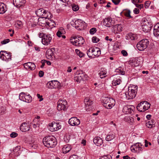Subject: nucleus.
I'll return each mask as SVG.
<instances>
[{
	"instance_id": "36",
	"label": "nucleus",
	"mask_w": 159,
	"mask_h": 159,
	"mask_svg": "<svg viewBox=\"0 0 159 159\" xmlns=\"http://www.w3.org/2000/svg\"><path fill=\"white\" fill-rule=\"evenodd\" d=\"M125 120L130 124H132L134 122V118L132 117L126 116L125 118Z\"/></svg>"
},
{
	"instance_id": "23",
	"label": "nucleus",
	"mask_w": 159,
	"mask_h": 159,
	"mask_svg": "<svg viewBox=\"0 0 159 159\" xmlns=\"http://www.w3.org/2000/svg\"><path fill=\"white\" fill-rule=\"evenodd\" d=\"M20 129L23 132H26L30 129L29 125L27 123H23L20 126Z\"/></svg>"
},
{
	"instance_id": "56",
	"label": "nucleus",
	"mask_w": 159,
	"mask_h": 159,
	"mask_svg": "<svg viewBox=\"0 0 159 159\" xmlns=\"http://www.w3.org/2000/svg\"><path fill=\"white\" fill-rule=\"evenodd\" d=\"M10 41V39H5L1 41V43L2 44H5L8 43Z\"/></svg>"
},
{
	"instance_id": "33",
	"label": "nucleus",
	"mask_w": 159,
	"mask_h": 159,
	"mask_svg": "<svg viewBox=\"0 0 159 159\" xmlns=\"http://www.w3.org/2000/svg\"><path fill=\"white\" fill-rule=\"evenodd\" d=\"M93 49L94 57L95 56L98 57L101 54V51L98 48H93Z\"/></svg>"
},
{
	"instance_id": "61",
	"label": "nucleus",
	"mask_w": 159,
	"mask_h": 159,
	"mask_svg": "<svg viewBox=\"0 0 159 159\" xmlns=\"http://www.w3.org/2000/svg\"><path fill=\"white\" fill-rule=\"evenodd\" d=\"M37 96L38 98L39 99V101L41 102L43 100V98L42 95H40V94L38 93L37 94Z\"/></svg>"
},
{
	"instance_id": "7",
	"label": "nucleus",
	"mask_w": 159,
	"mask_h": 159,
	"mask_svg": "<svg viewBox=\"0 0 159 159\" xmlns=\"http://www.w3.org/2000/svg\"><path fill=\"white\" fill-rule=\"evenodd\" d=\"M0 58L6 61H9L11 59V54L5 51H1L0 52Z\"/></svg>"
},
{
	"instance_id": "16",
	"label": "nucleus",
	"mask_w": 159,
	"mask_h": 159,
	"mask_svg": "<svg viewBox=\"0 0 159 159\" xmlns=\"http://www.w3.org/2000/svg\"><path fill=\"white\" fill-rule=\"evenodd\" d=\"M84 102L85 104V108L87 111H90L92 109L91 105L92 101L89 100V98H86L84 100Z\"/></svg>"
},
{
	"instance_id": "50",
	"label": "nucleus",
	"mask_w": 159,
	"mask_h": 159,
	"mask_svg": "<svg viewBox=\"0 0 159 159\" xmlns=\"http://www.w3.org/2000/svg\"><path fill=\"white\" fill-rule=\"evenodd\" d=\"M33 127L35 129H39V124L37 122H33L32 123Z\"/></svg>"
},
{
	"instance_id": "30",
	"label": "nucleus",
	"mask_w": 159,
	"mask_h": 159,
	"mask_svg": "<svg viewBox=\"0 0 159 159\" xmlns=\"http://www.w3.org/2000/svg\"><path fill=\"white\" fill-rule=\"evenodd\" d=\"M6 7L3 3H0V14H3L6 11Z\"/></svg>"
},
{
	"instance_id": "19",
	"label": "nucleus",
	"mask_w": 159,
	"mask_h": 159,
	"mask_svg": "<svg viewBox=\"0 0 159 159\" xmlns=\"http://www.w3.org/2000/svg\"><path fill=\"white\" fill-rule=\"evenodd\" d=\"M112 21L111 18H106L104 20L103 25L107 27H111L113 25V23L112 22Z\"/></svg>"
},
{
	"instance_id": "49",
	"label": "nucleus",
	"mask_w": 159,
	"mask_h": 159,
	"mask_svg": "<svg viewBox=\"0 0 159 159\" xmlns=\"http://www.w3.org/2000/svg\"><path fill=\"white\" fill-rule=\"evenodd\" d=\"M65 33V31H63L61 32L60 31H58L57 33V35L58 37H60L61 36V35L64 34Z\"/></svg>"
},
{
	"instance_id": "31",
	"label": "nucleus",
	"mask_w": 159,
	"mask_h": 159,
	"mask_svg": "<svg viewBox=\"0 0 159 159\" xmlns=\"http://www.w3.org/2000/svg\"><path fill=\"white\" fill-rule=\"evenodd\" d=\"M106 74L107 71L106 69L104 68H102L100 69V71L98 75L101 78H103L106 76Z\"/></svg>"
},
{
	"instance_id": "41",
	"label": "nucleus",
	"mask_w": 159,
	"mask_h": 159,
	"mask_svg": "<svg viewBox=\"0 0 159 159\" xmlns=\"http://www.w3.org/2000/svg\"><path fill=\"white\" fill-rule=\"evenodd\" d=\"M43 18L39 19L37 20V22H39V23H41L42 24H45L50 26V22L48 21H47L46 20H45L43 19Z\"/></svg>"
},
{
	"instance_id": "22",
	"label": "nucleus",
	"mask_w": 159,
	"mask_h": 159,
	"mask_svg": "<svg viewBox=\"0 0 159 159\" xmlns=\"http://www.w3.org/2000/svg\"><path fill=\"white\" fill-rule=\"evenodd\" d=\"M25 3V0H13V4L18 8L23 6Z\"/></svg>"
},
{
	"instance_id": "64",
	"label": "nucleus",
	"mask_w": 159,
	"mask_h": 159,
	"mask_svg": "<svg viewBox=\"0 0 159 159\" xmlns=\"http://www.w3.org/2000/svg\"><path fill=\"white\" fill-rule=\"evenodd\" d=\"M123 159H135L134 157L130 158L127 155L123 157Z\"/></svg>"
},
{
	"instance_id": "43",
	"label": "nucleus",
	"mask_w": 159,
	"mask_h": 159,
	"mask_svg": "<svg viewBox=\"0 0 159 159\" xmlns=\"http://www.w3.org/2000/svg\"><path fill=\"white\" fill-rule=\"evenodd\" d=\"M18 147H16L13 150V152L16 156H18L20 154V151Z\"/></svg>"
},
{
	"instance_id": "6",
	"label": "nucleus",
	"mask_w": 159,
	"mask_h": 159,
	"mask_svg": "<svg viewBox=\"0 0 159 159\" xmlns=\"http://www.w3.org/2000/svg\"><path fill=\"white\" fill-rule=\"evenodd\" d=\"M150 104L147 101L141 102L137 107V109L140 112H144L150 107Z\"/></svg>"
},
{
	"instance_id": "59",
	"label": "nucleus",
	"mask_w": 159,
	"mask_h": 159,
	"mask_svg": "<svg viewBox=\"0 0 159 159\" xmlns=\"http://www.w3.org/2000/svg\"><path fill=\"white\" fill-rule=\"evenodd\" d=\"M112 2L116 5H118L120 2V0H112Z\"/></svg>"
},
{
	"instance_id": "25",
	"label": "nucleus",
	"mask_w": 159,
	"mask_h": 159,
	"mask_svg": "<svg viewBox=\"0 0 159 159\" xmlns=\"http://www.w3.org/2000/svg\"><path fill=\"white\" fill-rule=\"evenodd\" d=\"M94 143L97 146H100L103 143V140L100 137H95L93 139Z\"/></svg>"
},
{
	"instance_id": "54",
	"label": "nucleus",
	"mask_w": 159,
	"mask_h": 159,
	"mask_svg": "<svg viewBox=\"0 0 159 159\" xmlns=\"http://www.w3.org/2000/svg\"><path fill=\"white\" fill-rule=\"evenodd\" d=\"M64 2V1H62L59 0L57 2V4L61 6H65V5L62 3Z\"/></svg>"
},
{
	"instance_id": "60",
	"label": "nucleus",
	"mask_w": 159,
	"mask_h": 159,
	"mask_svg": "<svg viewBox=\"0 0 159 159\" xmlns=\"http://www.w3.org/2000/svg\"><path fill=\"white\" fill-rule=\"evenodd\" d=\"M150 4V2L149 1H146L145 3V7L146 8L148 7Z\"/></svg>"
},
{
	"instance_id": "21",
	"label": "nucleus",
	"mask_w": 159,
	"mask_h": 159,
	"mask_svg": "<svg viewBox=\"0 0 159 159\" xmlns=\"http://www.w3.org/2000/svg\"><path fill=\"white\" fill-rule=\"evenodd\" d=\"M139 61L137 59H131L127 61L128 64L132 66L136 67L139 66Z\"/></svg>"
},
{
	"instance_id": "55",
	"label": "nucleus",
	"mask_w": 159,
	"mask_h": 159,
	"mask_svg": "<svg viewBox=\"0 0 159 159\" xmlns=\"http://www.w3.org/2000/svg\"><path fill=\"white\" fill-rule=\"evenodd\" d=\"M18 134L17 133L15 132H12L10 134V137L12 138H14L16 137Z\"/></svg>"
},
{
	"instance_id": "53",
	"label": "nucleus",
	"mask_w": 159,
	"mask_h": 159,
	"mask_svg": "<svg viewBox=\"0 0 159 159\" xmlns=\"http://www.w3.org/2000/svg\"><path fill=\"white\" fill-rule=\"evenodd\" d=\"M135 5L136 7L140 9L143 8V4H139L138 3H135Z\"/></svg>"
},
{
	"instance_id": "26",
	"label": "nucleus",
	"mask_w": 159,
	"mask_h": 159,
	"mask_svg": "<svg viewBox=\"0 0 159 159\" xmlns=\"http://www.w3.org/2000/svg\"><path fill=\"white\" fill-rule=\"evenodd\" d=\"M122 25L120 24L116 25L114 26L113 30L115 33H118L122 31Z\"/></svg>"
},
{
	"instance_id": "42",
	"label": "nucleus",
	"mask_w": 159,
	"mask_h": 159,
	"mask_svg": "<svg viewBox=\"0 0 159 159\" xmlns=\"http://www.w3.org/2000/svg\"><path fill=\"white\" fill-rule=\"evenodd\" d=\"M121 82V79L120 78L114 80L112 81L113 85L116 86L120 84Z\"/></svg>"
},
{
	"instance_id": "51",
	"label": "nucleus",
	"mask_w": 159,
	"mask_h": 159,
	"mask_svg": "<svg viewBox=\"0 0 159 159\" xmlns=\"http://www.w3.org/2000/svg\"><path fill=\"white\" fill-rule=\"evenodd\" d=\"M6 110V108L4 107H0V114H2L5 113Z\"/></svg>"
},
{
	"instance_id": "18",
	"label": "nucleus",
	"mask_w": 159,
	"mask_h": 159,
	"mask_svg": "<svg viewBox=\"0 0 159 159\" xmlns=\"http://www.w3.org/2000/svg\"><path fill=\"white\" fill-rule=\"evenodd\" d=\"M52 39L50 35H46L42 39V43L45 45H48L50 43Z\"/></svg>"
},
{
	"instance_id": "37",
	"label": "nucleus",
	"mask_w": 159,
	"mask_h": 159,
	"mask_svg": "<svg viewBox=\"0 0 159 159\" xmlns=\"http://www.w3.org/2000/svg\"><path fill=\"white\" fill-rule=\"evenodd\" d=\"M131 11L129 10H125L124 11V15L128 19L132 18L133 17L130 15Z\"/></svg>"
},
{
	"instance_id": "29",
	"label": "nucleus",
	"mask_w": 159,
	"mask_h": 159,
	"mask_svg": "<svg viewBox=\"0 0 159 159\" xmlns=\"http://www.w3.org/2000/svg\"><path fill=\"white\" fill-rule=\"evenodd\" d=\"M126 37L127 38V39L128 40H135L137 39L136 35L131 33H130L127 34L126 36Z\"/></svg>"
},
{
	"instance_id": "1",
	"label": "nucleus",
	"mask_w": 159,
	"mask_h": 159,
	"mask_svg": "<svg viewBox=\"0 0 159 159\" xmlns=\"http://www.w3.org/2000/svg\"><path fill=\"white\" fill-rule=\"evenodd\" d=\"M43 143L44 146L47 148L54 147L57 144L56 139L50 136H46L43 139Z\"/></svg>"
},
{
	"instance_id": "14",
	"label": "nucleus",
	"mask_w": 159,
	"mask_h": 159,
	"mask_svg": "<svg viewBox=\"0 0 159 159\" xmlns=\"http://www.w3.org/2000/svg\"><path fill=\"white\" fill-rule=\"evenodd\" d=\"M134 107L133 106L127 105L123 107V111L125 114H130L134 111Z\"/></svg>"
},
{
	"instance_id": "13",
	"label": "nucleus",
	"mask_w": 159,
	"mask_h": 159,
	"mask_svg": "<svg viewBox=\"0 0 159 159\" xmlns=\"http://www.w3.org/2000/svg\"><path fill=\"white\" fill-rule=\"evenodd\" d=\"M86 75L83 73L75 74L74 77V80L77 83H79L81 81L85 79Z\"/></svg>"
},
{
	"instance_id": "28",
	"label": "nucleus",
	"mask_w": 159,
	"mask_h": 159,
	"mask_svg": "<svg viewBox=\"0 0 159 159\" xmlns=\"http://www.w3.org/2000/svg\"><path fill=\"white\" fill-rule=\"evenodd\" d=\"M143 31L145 32H148L151 29L150 25L148 23V24H144L142 25Z\"/></svg>"
},
{
	"instance_id": "45",
	"label": "nucleus",
	"mask_w": 159,
	"mask_h": 159,
	"mask_svg": "<svg viewBox=\"0 0 159 159\" xmlns=\"http://www.w3.org/2000/svg\"><path fill=\"white\" fill-rule=\"evenodd\" d=\"M75 51L77 54L80 57H82L84 56V54L83 52H81L79 50L76 49Z\"/></svg>"
},
{
	"instance_id": "63",
	"label": "nucleus",
	"mask_w": 159,
	"mask_h": 159,
	"mask_svg": "<svg viewBox=\"0 0 159 159\" xmlns=\"http://www.w3.org/2000/svg\"><path fill=\"white\" fill-rule=\"evenodd\" d=\"M40 118V116H38L35 117L33 120V122H38V120Z\"/></svg>"
},
{
	"instance_id": "9",
	"label": "nucleus",
	"mask_w": 159,
	"mask_h": 159,
	"mask_svg": "<svg viewBox=\"0 0 159 159\" xmlns=\"http://www.w3.org/2000/svg\"><path fill=\"white\" fill-rule=\"evenodd\" d=\"M46 85L47 87L49 89H59L61 87L60 83L57 80L48 82Z\"/></svg>"
},
{
	"instance_id": "47",
	"label": "nucleus",
	"mask_w": 159,
	"mask_h": 159,
	"mask_svg": "<svg viewBox=\"0 0 159 159\" xmlns=\"http://www.w3.org/2000/svg\"><path fill=\"white\" fill-rule=\"evenodd\" d=\"M97 31V29L95 28H92L89 30V33L91 34H94Z\"/></svg>"
},
{
	"instance_id": "32",
	"label": "nucleus",
	"mask_w": 159,
	"mask_h": 159,
	"mask_svg": "<svg viewBox=\"0 0 159 159\" xmlns=\"http://www.w3.org/2000/svg\"><path fill=\"white\" fill-rule=\"evenodd\" d=\"M52 49L53 48L49 49L47 51L46 53V56L48 59H51L52 57V56H53V53L52 52Z\"/></svg>"
},
{
	"instance_id": "27",
	"label": "nucleus",
	"mask_w": 159,
	"mask_h": 159,
	"mask_svg": "<svg viewBox=\"0 0 159 159\" xmlns=\"http://www.w3.org/2000/svg\"><path fill=\"white\" fill-rule=\"evenodd\" d=\"M71 146L69 144L65 145L62 148L63 153H66L69 152L71 149Z\"/></svg>"
},
{
	"instance_id": "8",
	"label": "nucleus",
	"mask_w": 159,
	"mask_h": 159,
	"mask_svg": "<svg viewBox=\"0 0 159 159\" xmlns=\"http://www.w3.org/2000/svg\"><path fill=\"white\" fill-rule=\"evenodd\" d=\"M19 99L20 100L27 103H30L32 101V98L30 95L24 92H21L20 94Z\"/></svg>"
},
{
	"instance_id": "38",
	"label": "nucleus",
	"mask_w": 159,
	"mask_h": 159,
	"mask_svg": "<svg viewBox=\"0 0 159 159\" xmlns=\"http://www.w3.org/2000/svg\"><path fill=\"white\" fill-rule=\"evenodd\" d=\"M115 137V135L112 133H110L108 135L106 138L107 141H109L113 139Z\"/></svg>"
},
{
	"instance_id": "20",
	"label": "nucleus",
	"mask_w": 159,
	"mask_h": 159,
	"mask_svg": "<svg viewBox=\"0 0 159 159\" xmlns=\"http://www.w3.org/2000/svg\"><path fill=\"white\" fill-rule=\"evenodd\" d=\"M24 66L25 69L30 70H33L35 69V66L33 62H28L24 64Z\"/></svg>"
},
{
	"instance_id": "57",
	"label": "nucleus",
	"mask_w": 159,
	"mask_h": 159,
	"mask_svg": "<svg viewBox=\"0 0 159 159\" xmlns=\"http://www.w3.org/2000/svg\"><path fill=\"white\" fill-rule=\"evenodd\" d=\"M101 159H112V157L111 156L108 155L104 156Z\"/></svg>"
},
{
	"instance_id": "4",
	"label": "nucleus",
	"mask_w": 159,
	"mask_h": 159,
	"mask_svg": "<svg viewBox=\"0 0 159 159\" xmlns=\"http://www.w3.org/2000/svg\"><path fill=\"white\" fill-rule=\"evenodd\" d=\"M70 41L73 45L77 46H81L84 42L83 38L81 36L78 38L73 37L71 38Z\"/></svg>"
},
{
	"instance_id": "34",
	"label": "nucleus",
	"mask_w": 159,
	"mask_h": 159,
	"mask_svg": "<svg viewBox=\"0 0 159 159\" xmlns=\"http://www.w3.org/2000/svg\"><path fill=\"white\" fill-rule=\"evenodd\" d=\"M155 121L154 120H152L146 123V125L147 127L152 128L155 126Z\"/></svg>"
},
{
	"instance_id": "10",
	"label": "nucleus",
	"mask_w": 159,
	"mask_h": 159,
	"mask_svg": "<svg viewBox=\"0 0 159 159\" xmlns=\"http://www.w3.org/2000/svg\"><path fill=\"white\" fill-rule=\"evenodd\" d=\"M67 102L65 100L60 99L57 102V109L59 111L65 110L66 108Z\"/></svg>"
},
{
	"instance_id": "12",
	"label": "nucleus",
	"mask_w": 159,
	"mask_h": 159,
	"mask_svg": "<svg viewBox=\"0 0 159 159\" xmlns=\"http://www.w3.org/2000/svg\"><path fill=\"white\" fill-rule=\"evenodd\" d=\"M130 149L133 152H139L142 150V145L140 143H137L133 145L130 147Z\"/></svg>"
},
{
	"instance_id": "62",
	"label": "nucleus",
	"mask_w": 159,
	"mask_h": 159,
	"mask_svg": "<svg viewBox=\"0 0 159 159\" xmlns=\"http://www.w3.org/2000/svg\"><path fill=\"white\" fill-rule=\"evenodd\" d=\"M133 11L134 14H137L139 13V9L137 8H135L134 10Z\"/></svg>"
},
{
	"instance_id": "40",
	"label": "nucleus",
	"mask_w": 159,
	"mask_h": 159,
	"mask_svg": "<svg viewBox=\"0 0 159 159\" xmlns=\"http://www.w3.org/2000/svg\"><path fill=\"white\" fill-rule=\"evenodd\" d=\"M93 48H90L87 51V53L88 57L90 58H94L93 55Z\"/></svg>"
},
{
	"instance_id": "35",
	"label": "nucleus",
	"mask_w": 159,
	"mask_h": 159,
	"mask_svg": "<svg viewBox=\"0 0 159 159\" xmlns=\"http://www.w3.org/2000/svg\"><path fill=\"white\" fill-rule=\"evenodd\" d=\"M154 34L157 36L159 35V24L156 25L154 27Z\"/></svg>"
},
{
	"instance_id": "24",
	"label": "nucleus",
	"mask_w": 159,
	"mask_h": 159,
	"mask_svg": "<svg viewBox=\"0 0 159 159\" xmlns=\"http://www.w3.org/2000/svg\"><path fill=\"white\" fill-rule=\"evenodd\" d=\"M46 11L43 8L38 9L35 11L36 14L39 17H42L43 18Z\"/></svg>"
},
{
	"instance_id": "52",
	"label": "nucleus",
	"mask_w": 159,
	"mask_h": 159,
	"mask_svg": "<svg viewBox=\"0 0 159 159\" xmlns=\"http://www.w3.org/2000/svg\"><path fill=\"white\" fill-rule=\"evenodd\" d=\"M69 159H81L76 155H73L71 156Z\"/></svg>"
},
{
	"instance_id": "58",
	"label": "nucleus",
	"mask_w": 159,
	"mask_h": 159,
	"mask_svg": "<svg viewBox=\"0 0 159 159\" xmlns=\"http://www.w3.org/2000/svg\"><path fill=\"white\" fill-rule=\"evenodd\" d=\"M121 53L124 56L126 57L128 56L127 52L125 50H123L121 51Z\"/></svg>"
},
{
	"instance_id": "3",
	"label": "nucleus",
	"mask_w": 159,
	"mask_h": 159,
	"mask_svg": "<svg viewBox=\"0 0 159 159\" xmlns=\"http://www.w3.org/2000/svg\"><path fill=\"white\" fill-rule=\"evenodd\" d=\"M102 101L103 106L107 109H111L115 104V101L113 98H104Z\"/></svg>"
},
{
	"instance_id": "48",
	"label": "nucleus",
	"mask_w": 159,
	"mask_h": 159,
	"mask_svg": "<svg viewBox=\"0 0 159 159\" xmlns=\"http://www.w3.org/2000/svg\"><path fill=\"white\" fill-rule=\"evenodd\" d=\"M99 40V39L98 38H97L96 36H94L92 38V41L93 43H97L98 42Z\"/></svg>"
},
{
	"instance_id": "17",
	"label": "nucleus",
	"mask_w": 159,
	"mask_h": 159,
	"mask_svg": "<svg viewBox=\"0 0 159 159\" xmlns=\"http://www.w3.org/2000/svg\"><path fill=\"white\" fill-rule=\"evenodd\" d=\"M69 123L71 126L78 125L80 124V121L77 117H72L69 120Z\"/></svg>"
},
{
	"instance_id": "5",
	"label": "nucleus",
	"mask_w": 159,
	"mask_h": 159,
	"mask_svg": "<svg viewBox=\"0 0 159 159\" xmlns=\"http://www.w3.org/2000/svg\"><path fill=\"white\" fill-rule=\"evenodd\" d=\"M149 42L147 39H144L139 41L137 44V47L139 51H143L149 45Z\"/></svg>"
},
{
	"instance_id": "11",
	"label": "nucleus",
	"mask_w": 159,
	"mask_h": 159,
	"mask_svg": "<svg viewBox=\"0 0 159 159\" xmlns=\"http://www.w3.org/2000/svg\"><path fill=\"white\" fill-rule=\"evenodd\" d=\"M61 128V126L59 123L52 122L49 124L48 129L51 132L57 131Z\"/></svg>"
},
{
	"instance_id": "46",
	"label": "nucleus",
	"mask_w": 159,
	"mask_h": 159,
	"mask_svg": "<svg viewBox=\"0 0 159 159\" xmlns=\"http://www.w3.org/2000/svg\"><path fill=\"white\" fill-rule=\"evenodd\" d=\"M72 7L73 10L75 11H77L79 9L78 5L75 4H72Z\"/></svg>"
},
{
	"instance_id": "44",
	"label": "nucleus",
	"mask_w": 159,
	"mask_h": 159,
	"mask_svg": "<svg viewBox=\"0 0 159 159\" xmlns=\"http://www.w3.org/2000/svg\"><path fill=\"white\" fill-rule=\"evenodd\" d=\"M116 72L122 75H124L125 73V72L123 70L121 69L120 67H119L116 70Z\"/></svg>"
},
{
	"instance_id": "15",
	"label": "nucleus",
	"mask_w": 159,
	"mask_h": 159,
	"mask_svg": "<svg viewBox=\"0 0 159 159\" xmlns=\"http://www.w3.org/2000/svg\"><path fill=\"white\" fill-rule=\"evenodd\" d=\"M75 27L76 28H78L79 27L80 28H79V29L80 30L83 29L86 25L84 22L81 20L79 19L75 21Z\"/></svg>"
},
{
	"instance_id": "39",
	"label": "nucleus",
	"mask_w": 159,
	"mask_h": 159,
	"mask_svg": "<svg viewBox=\"0 0 159 159\" xmlns=\"http://www.w3.org/2000/svg\"><path fill=\"white\" fill-rule=\"evenodd\" d=\"M52 15L48 11H46V12L45 13V15L44 16L43 18L45 19H48L49 20L50 22H51V20H50L52 18Z\"/></svg>"
},
{
	"instance_id": "2",
	"label": "nucleus",
	"mask_w": 159,
	"mask_h": 159,
	"mask_svg": "<svg viewBox=\"0 0 159 159\" xmlns=\"http://www.w3.org/2000/svg\"><path fill=\"white\" fill-rule=\"evenodd\" d=\"M138 91L137 86H134L128 88V90L125 93L126 97L128 99H133L136 96Z\"/></svg>"
}]
</instances>
